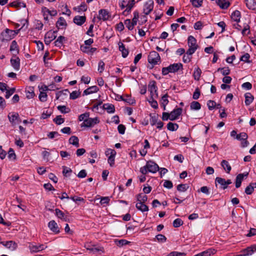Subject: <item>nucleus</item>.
<instances>
[{
	"label": "nucleus",
	"instance_id": "f257e3e1",
	"mask_svg": "<svg viewBox=\"0 0 256 256\" xmlns=\"http://www.w3.org/2000/svg\"><path fill=\"white\" fill-rule=\"evenodd\" d=\"M159 170V166L150 160L147 162L146 166L140 168V171L142 174H146L148 172L156 173Z\"/></svg>",
	"mask_w": 256,
	"mask_h": 256
},
{
	"label": "nucleus",
	"instance_id": "f03ea898",
	"mask_svg": "<svg viewBox=\"0 0 256 256\" xmlns=\"http://www.w3.org/2000/svg\"><path fill=\"white\" fill-rule=\"evenodd\" d=\"M188 44L189 48L186 51V54H192L198 48L196 39L192 36H189L188 39Z\"/></svg>",
	"mask_w": 256,
	"mask_h": 256
},
{
	"label": "nucleus",
	"instance_id": "7ed1b4c3",
	"mask_svg": "<svg viewBox=\"0 0 256 256\" xmlns=\"http://www.w3.org/2000/svg\"><path fill=\"white\" fill-rule=\"evenodd\" d=\"M182 68V64L180 63H176L170 65L168 67L163 68L162 74L165 76L170 72H176L178 70Z\"/></svg>",
	"mask_w": 256,
	"mask_h": 256
},
{
	"label": "nucleus",
	"instance_id": "20e7f679",
	"mask_svg": "<svg viewBox=\"0 0 256 256\" xmlns=\"http://www.w3.org/2000/svg\"><path fill=\"white\" fill-rule=\"evenodd\" d=\"M160 61V58L159 54L155 52L152 51L150 52L148 56V62L149 63L155 65L158 64Z\"/></svg>",
	"mask_w": 256,
	"mask_h": 256
},
{
	"label": "nucleus",
	"instance_id": "39448f33",
	"mask_svg": "<svg viewBox=\"0 0 256 256\" xmlns=\"http://www.w3.org/2000/svg\"><path fill=\"white\" fill-rule=\"evenodd\" d=\"M215 183L216 186L218 184H219L220 185V188L225 190L228 188V185L232 183V182L230 180H226L224 178L217 177L215 180Z\"/></svg>",
	"mask_w": 256,
	"mask_h": 256
},
{
	"label": "nucleus",
	"instance_id": "423d86ee",
	"mask_svg": "<svg viewBox=\"0 0 256 256\" xmlns=\"http://www.w3.org/2000/svg\"><path fill=\"white\" fill-rule=\"evenodd\" d=\"M56 30H50L44 36V42L46 44L48 45L53 40L56 39Z\"/></svg>",
	"mask_w": 256,
	"mask_h": 256
},
{
	"label": "nucleus",
	"instance_id": "0eeeda50",
	"mask_svg": "<svg viewBox=\"0 0 256 256\" xmlns=\"http://www.w3.org/2000/svg\"><path fill=\"white\" fill-rule=\"evenodd\" d=\"M46 246H44V245L42 244L36 245L33 243H30L28 246V248L32 253L39 252L46 249Z\"/></svg>",
	"mask_w": 256,
	"mask_h": 256
},
{
	"label": "nucleus",
	"instance_id": "6e6552de",
	"mask_svg": "<svg viewBox=\"0 0 256 256\" xmlns=\"http://www.w3.org/2000/svg\"><path fill=\"white\" fill-rule=\"evenodd\" d=\"M9 121L12 125H16L20 122L21 120L19 117V115L17 112H10L8 115Z\"/></svg>",
	"mask_w": 256,
	"mask_h": 256
},
{
	"label": "nucleus",
	"instance_id": "1a4fd4ad",
	"mask_svg": "<svg viewBox=\"0 0 256 256\" xmlns=\"http://www.w3.org/2000/svg\"><path fill=\"white\" fill-rule=\"evenodd\" d=\"M153 8L154 2L152 0H148L144 6V13L146 15L148 14L152 10Z\"/></svg>",
	"mask_w": 256,
	"mask_h": 256
},
{
	"label": "nucleus",
	"instance_id": "9d476101",
	"mask_svg": "<svg viewBox=\"0 0 256 256\" xmlns=\"http://www.w3.org/2000/svg\"><path fill=\"white\" fill-rule=\"evenodd\" d=\"M13 32L10 30L6 28L4 31L2 32L0 36V40L4 42L5 41H9L12 40V36L9 35L8 32Z\"/></svg>",
	"mask_w": 256,
	"mask_h": 256
},
{
	"label": "nucleus",
	"instance_id": "9b49d317",
	"mask_svg": "<svg viewBox=\"0 0 256 256\" xmlns=\"http://www.w3.org/2000/svg\"><path fill=\"white\" fill-rule=\"evenodd\" d=\"M110 14L108 12L104 9L100 10L98 11V18L100 20H106L109 18Z\"/></svg>",
	"mask_w": 256,
	"mask_h": 256
},
{
	"label": "nucleus",
	"instance_id": "f8f14e48",
	"mask_svg": "<svg viewBox=\"0 0 256 256\" xmlns=\"http://www.w3.org/2000/svg\"><path fill=\"white\" fill-rule=\"evenodd\" d=\"M148 90L150 92L152 96H154V94H156V96H158L157 93V87L156 86V82L155 81L150 82L148 84Z\"/></svg>",
	"mask_w": 256,
	"mask_h": 256
},
{
	"label": "nucleus",
	"instance_id": "ddd939ff",
	"mask_svg": "<svg viewBox=\"0 0 256 256\" xmlns=\"http://www.w3.org/2000/svg\"><path fill=\"white\" fill-rule=\"evenodd\" d=\"M248 172L240 174L237 175L236 179V187L238 188L240 186L242 182L244 177H247L248 176Z\"/></svg>",
	"mask_w": 256,
	"mask_h": 256
},
{
	"label": "nucleus",
	"instance_id": "4468645a",
	"mask_svg": "<svg viewBox=\"0 0 256 256\" xmlns=\"http://www.w3.org/2000/svg\"><path fill=\"white\" fill-rule=\"evenodd\" d=\"M182 109L181 108H178L174 110L170 113V120H174L178 118V116L181 114Z\"/></svg>",
	"mask_w": 256,
	"mask_h": 256
},
{
	"label": "nucleus",
	"instance_id": "2eb2a0df",
	"mask_svg": "<svg viewBox=\"0 0 256 256\" xmlns=\"http://www.w3.org/2000/svg\"><path fill=\"white\" fill-rule=\"evenodd\" d=\"M10 64L16 70H18L20 68V59L18 57L15 58L10 59Z\"/></svg>",
	"mask_w": 256,
	"mask_h": 256
},
{
	"label": "nucleus",
	"instance_id": "dca6fc26",
	"mask_svg": "<svg viewBox=\"0 0 256 256\" xmlns=\"http://www.w3.org/2000/svg\"><path fill=\"white\" fill-rule=\"evenodd\" d=\"M48 226L53 232L57 234L60 232V229L56 222L54 220H51L48 222Z\"/></svg>",
	"mask_w": 256,
	"mask_h": 256
},
{
	"label": "nucleus",
	"instance_id": "f3484780",
	"mask_svg": "<svg viewBox=\"0 0 256 256\" xmlns=\"http://www.w3.org/2000/svg\"><path fill=\"white\" fill-rule=\"evenodd\" d=\"M86 20L85 16H76L73 19L74 24L78 26H82Z\"/></svg>",
	"mask_w": 256,
	"mask_h": 256
},
{
	"label": "nucleus",
	"instance_id": "a211bd4d",
	"mask_svg": "<svg viewBox=\"0 0 256 256\" xmlns=\"http://www.w3.org/2000/svg\"><path fill=\"white\" fill-rule=\"evenodd\" d=\"M80 48L83 52L88 54H92L96 50V48H90L88 46H81Z\"/></svg>",
	"mask_w": 256,
	"mask_h": 256
},
{
	"label": "nucleus",
	"instance_id": "6ab92c4d",
	"mask_svg": "<svg viewBox=\"0 0 256 256\" xmlns=\"http://www.w3.org/2000/svg\"><path fill=\"white\" fill-rule=\"evenodd\" d=\"M216 3L222 9H226L230 5V3L226 0H216Z\"/></svg>",
	"mask_w": 256,
	"mask_h": 256
},
{
	"label": "nucleus",
	"instance_id": "aec40b11",
	"mask_svg": "<svg viewBox=\"0 0 256 256\" xmlns=\"http://www.w3.org/2000/svg\"><path fill=\"white\" fill-rule=\"evenodd\" d=\"M119 50L122 52L123 58H126L128 54V50L126 49L124 45L121 42L118 43Z\"/></svg>",
	"mask_w": 256,
	"mask_h": 256
},
{
	"label": "nucleus",
	"instance_id": "412c9836",
	"mask_svg": "<svg viewBox=\"0 0 256 256\" xmlns=\"http://www.w3.org/2000/svg\"><path fill=\"white\" fill-rule=\"evenodd\" d=\"M98 90V88L96 86H90L84 90V94L88 95L92 93L96 92Z\"/></svg>",
	"mask_w": 256,
	"mask_h": 256
},
{
	"label": "nucleus",
	"instance_id": "4be33fe9",
	"mask_svg": "<svg viewBox=\"0 0 256 256\" xmlns=\"http://www.w3.org/2000/svg\"><path fill=\"white\" fill-rule=\"evenodd\" d=\"M247 8L252 10H254L256 8V2L255 0H244Z\"/></svg>",
	"mask_w": 256,
	"mask_h": 256
},
{
	"label": "nucleus",
	"instance_id": "5701e85b",
	"mask_svg": "<svg viewBox=\"0 0 256 256\" xmlns=\"http://www.w3.org/2000/svg\"><path fill=\"white\" fill-rule=\"evenodd\" d=\"M103 108L109 114L114 113L115 112V108L114 105L110 104H104L103 105Z\"/></svg>",
	"mask_w": 256,
	"mask_h": 256
},
{
	"label": "nucleus",
	"instance_id": "b1692460",
	"mask_svg": "<svg viewBox=\"0 0 256 256\" xmlns=\"http://www.w3.org/2000/svg\"><path fill=\"white\" fill-rule=\"evenodd\" d=\"M136 206L138 210L142 212H147L148 210V208L144 203L138 202L136 204Z\"/></svg>",
	"mask_w": 256,
	"mask_h": 256
},
{
	"label": "nucleus",
	"instance_id": "393cba45",
	"mask_svg": "<svg viewBox=\"0 0 256 256\" xmlns=\"http://www.w3.org/2000/svg\"><path fill=\"white\" fill-rule=\"evenodd\" d=\"M245 96V104L246 106H249L253 101L254 97L250 92H247L244 94Z\"/></svg>",
	"mask_w": 256,
	"mask_h": 256
},
{
	"label": "nucleus",
	"instance_id": "a878e982",
	"mask_svg": "<svg viewBox=\"0 0 256 256\" xmlns=\"http://www.w3.org/2000/svg\"><path fill=\"white\" fill-rule=\"evenodd\" d=\"M4 246L6 248L10 250H14L17 247V244L16 242L12 240L7 241L6 242Z\"/></svg>",
	"mask_w": 256,
	"mask_h": 256
},
{
	"label": "nucleus",
	"instance_id": "bb28decb",
	"mask_svg": "<svg viewBox=\"0 0 256 256\" xmlns=\"http://www.w3.org/2000/svg\"><path fill=\"white\" fill-rule=\"evenodd\" d=\"M69 143L78 148L79 146V140L77 136H72L68 140Z\"/></svg>",
	"mask_w": 256,
	"mask_h": 256
},
{
	"label": "nucleus",
	"instance_id": "cd10ccee",
	"mask_svg": "<svg viewBox=\"0 0 256 256\" xmlns=\"http://www.w3.org/2000/svg\"><path fill=\"white\" fill-rule=\"evenodd\" d=\"M221 166L227 173H230L232 168L228 161L226 160H222L221 162Z\"/></svg>",
	"mask_w": 256,
	"mask_h": 256
},
{
	"label": "nucleus",
	"instance_id": "c85d7f7f",
	"mask_svg": "<svg viewBox=\"0 0 256 256\" xmlns=\"http://www.w3.org/2000/svg\"><path fill=\"white\" fill-rule=\"evenodd\" d=\"M168 96L166 94H164L162 98V99L160 100V103H161L162 106L163 107L164 110H166V106L168 103Z\"/></svg>",
	"mask_w": 256,
	"mask_h": 256
},
{
	"label": "nucleus",
	"instance_id": "c756f323",
	"mask_svg": "<svg viewBox=\"0 0 256 256\" xmlns=\"http://www.w3.org/2000/svg\"><path fill=\"white\" fill-rule=\"evenodd\" d=\"M9 6L12 7H16V8H20L23 7L25 8L26 6V4L25 3L22 2L20 1H14L9 4Z\"/></svg>",
	"mask_w": 256,
	"mask_h": 256
},
{
	"label": "nucleus",
	"instance_id": "7c9ffc66",
	"mask_svg": "<svg viewBox=\"0 0 256 256\" xmlns=\"http://www.w3.org/2000/svg\"><path fill=\"white\" fill-rule=\"evenodd\" d=\"M232 18L236 22H239L240 21V12L238 10H235L233 12V13L232 14L231 16Z\"/></svg>",
	"mask_w": 256,
	"mask_h": 256
},
{
	"label": "nucleus",
	"instance_id": "2f4dec72",
	"mask_svg": "<svg viewBox=\"0 0 256 256\" xmlns=\"http://www.w3.org/2000/svg\"><path fill=\"white\" fill-rule=\"evenodd\" d=\"M201 74L202 70L200 68L196 67V68H195L193 74V76L194 78V79L196 80H198L200 77Z\"/></svg>",
	"mask_w": 256,
	"mask_h": 256
},
{
	"label": "nucleus",
	"instance_id": "473e14b6",
	"mask_svg": "<svg viewBox=\"0 0 256 256\" xmlns=\"http://www.w3.org/2000/svg\"><path fill=\"white\" fill-rule=\"evenodd\" d=\"M190 108L192 110H198L200 109L201 105L196 101H193L190 103Z\"/></svg>",
	"mask_w": 256,
	"mask_h": 256
},
{
	"label": "nucleus",
	"instance_id": "72a5a7b5",
	"mask_svg": "<svg viewBox=\"0 0 256 256\" xmlns=\"http://www.w3.org/2000/svg\"><path fill=\"white\" fill-rule=\"evenodd\" d=\"M66 40L65 37L63 36H60L57 40L54 42V44L56 46L60 47L62 46L64 42Z\"/></svg>",
	"mask_w": 256,
	"mask_h": 256
},
{
	"label": "nucleus",
	"instance_id": "f704fd0d",
	"mask_svg": "<svg viewBox=\"0 0 256 256\" xmlns=\"http://www.w3.org/2000/svg\"><path fill=\"white\" fill-rule=\"evenodd\" d=\"M56 27L60 28V26H66V20L62 17H60L56 24Z\"/></svg>",
	"mask_w": 256,
	"mask_h": 256
},
{
	"label": "nucleus",
	"instance_id": "c9c22d12",
	"mask_svg": "<svg viewBox=\"0 0 256 256\" xmlns=\"http://www.w3.org/2000/svg\"><path fill=\"white\" fill-rule=\"evenodd\" d=\"M167 128L169 130L175 131L178 128V125L177 124L170 122L167 124Z\"/></svg>",
	"mask_w": 256,
	"mask_h": 256
},
{
	"label": "nucleus",
	"instance_id": "e433bc0d",
	"mask_svg": "<svg viewBox=\"0 0 256 256\" xmlns=\"http://www.w3.org/2000/svg\"><path fill=\"white\" fill-rule=\"evenodd\" d=\"M147 200L148 197L144 194H140L137 196V200L138 201V202L144 203Z\"/></svg>",
	"mask_w": 256,
	"mask_h": 256
},
{
	"label": "nucleus",
	"instance_id": "4c0bfd02",
	"mask_svg": "<svg viewBox=\"0 0 256 256\" xmlns=\"http://www.w3.org/2000/svg\"><path fill=\"white\" fill-rule=\"evenodd\" d=\"M189 188L187 184H180L177 186V190L180 192H186Z\"/></svg>",
	"mask_w": 256,
	"mask_h": 256
},
{
	"label": "nucleus",
	"instance_id": "58836bf2",
	"mask_svg": "<svg viewBox=\"0 0 256 256\" xmlns=\"http://www.w3.org/2000/svg\"><path fill=\"white\" fill-rule=\"evenodd\" d=\"M10 50L12 52H16L17 53L18 52V44L16 40H13L12 42Z\"/></svg>",
	"mask_w": 256,
	"mask_h": 256
},
{
	"label": "nucleus",
	"instance_id": "ea45409f",
	"mask_svg": "<svg viewBox=\"0 0 256 256\" xmlns=\"http://www.w3.org/2000/svg\"><path fill=\"white\" fill-rule=\"evenodd\" d=\"M34 96V93L32 88H29L26 90V97L28 98H32Z\"/></svg>",
	"mask_w": 256,
	"mask_h": 256
},
{
	"label": "nucleus",
	"instance_id": "a19ab883",
	"mask_svg": "<svg viewBox=\"0 0 256 256\" xmlns=\"http://www.w3.org/2000/svg\"><path fill=\"white\" fill-rule=\"evenodd\" d=\"M124 24L126 27L128 28V30H132L134 29V24L131 22V20L130 19H126L125 20Z\"/></svg>",
	"mask_w": 256,
	"mask_h": 256
},
{
	"label": "nucleus",
	"instance_id": "79ce46f5",
	"mask_svg": "<svg viewBox=\"0 0 256 256\" xmlns=\"http://www.w3.org/2000/svg\"><path fill=\"white\" fill-rule=\"evenodd\" d=\"M218 71H220L224 76H228L230 74V70L228 67L218 68Z\"/></svg>",
	"mask_w": 256,
	"mask_h": 256
},
{
	"label": "nucleus",
	"instance_id": "37998d69",
	"mask_svg": "<svg viewBox=\"0 0 256 256\" xmlns=\"http://www.w3.org/2000/svg\"><path fill=\"white\" fill-rule=\"evenodd\" d=\"M58 109L63 114H67L70 112V108L65 106H58Z\"/></svg>",
	"mask_w": 256,
	"mask_h": 256
},
{
	"label": "nucleus",
	"instance_id": "c03bdc74",
	"mask_svg": "<svg viewBox=\"0 0 256 256\" xmlns=\"http://www.w3.org/2000/svg\"><path fill=\"white\" fill-rule=\"evenodd\" d=\"M139 18V13L137 10L134 12V18L132 19L131 22L136 26L137 24L138 19Z\"/></svg>",
	"mask_w": 256,
	"mask_h": 256
},
{
	"label": "nucleus",
	"instance_id": "a18cd8bd",
	"mask_svg": "<svg viewBox=\"0 0 256 256\" xmlns=\"http://www.w3.org/2000/svg\"><path fill=\"white\" fill-rule=\"evenodd\" d=\"M246 251V255H251L254 252L256 251V244L248 248Z\"/></svg>",
	"mask_w": 256,
	"mask_h": 256
},
{
	"label": "nucleus",
	"instance_id": "49530a36",
	"mask_svg": "<svg viewBox=\"0 0 256 256\" xmlns=\"http://www.w3.org/2000/svg\"><path fill=\"white\" fill-rule=\"evenodd\" d=\"M250 33V26L247 24H244L242 34L243 36L248 34Z\"/></svg>",
	"mask_w": 256,
	"mask_h": 256
},
{
	"label": "nucleus",
	"instance_id": "de8ad7c7",
	"mask_svg": "<svg viewBox=\"0 0 256 256\" xmlns=\"http://www.w3.org/2000/svg\"><path fill=\"white\" fill-rule=\"evenodd\" d=\"M115 242H116V244L120 247H121L123 246L128 244L129 243H130V242L126 240H116Z\"/></svg>",
	"mask_w": 256,
	"mask_h": 256
},
{
	"label": "nucleus",
	"instance_id": "09e8293b",
	"mask_svg": "<svg viewBox=\"0 0 256 256\" xmlns=\"http://www.w3.org/2000/svg\"><path fill=\"white\" fill-rule=\"evenodd\" d=\"M48 95L46 92L40 91L38 98L42 102H44L47 100Z\"/></svg>",
	"mask_w": 256,
	"mask_h": 256
},
{
	"label": "nucleus",
	"instance_id": "8fccbe9b",
	"mask_svg": "<svg viewBox=\"0 0 256 256\" xmlns=\"http://www.w3.org/2000/svg\"><path fill=\"white\" fill-rule=\"evenodd\" d=\"M92 121L90 118H88L86 120H85L84 122H82L81 126H86V127H90L92 126Z\"/></svg>",
	"mask_w": 256,
	"mask_h": 256
},
{
	"label": "nucleus",
	"instance_id": "3c124183",
	"mask_svg": "<svg viewBox=\"0 0 256 256\" xmlns=\"http://www.w3.org/2000/svg\"><path fill=\"white\" fill-rule=\"evenodd\" d=\"M80 92L79 91H73L70 94V98L72 100H75L79 97L80 96Z\"/></svg>",
	"mask_w": 256,
	"mask_h": 256
},
{
	"label": "nucleus",
	"instance_id": "603ef678",
	"mask_svg": "<svg viewBox=\"0 0 256 256\" xmlns=\"http://www.w3.org/2000/svg\"><path fill=\"white\" fill-rule=\"evenodd\" d=\"M8 158L12 160H14L16 158V155L12 148H10L8 152Z\"/></svg>",
	"mask_w": 256,
	"mask_h": 256
},
{
	"label": "nucleus",
	"instance_id": "864d4df0",
	"mask_svg": "<svg viewBox=\"0 0 256 256\" xmlns=\"http://www.w3.org/2000/svg\"><path fill=\"white\" fill-rule=\"evenodd\" d=\"M148 102L150 104L152 107L156 109L158 108V102L156 100H155L154 99L153 96H151L150 98V100H148Z\"/></svg>",
	"mask_w": 256,
	"mask_h": 256
},
{
	"label": "nucleus",
	"instance_id": "5fc2aeb1",
	"mask_svg": "<svg viewBox=\"0 0 256 256\" xmlns=\"http://www.w3.org/2000/svg\"><path fill=\"white\" fill-rule=\"evenodd\" d=\"M183 224V222L180 218H176L173 222V226L174 228H178Z\"/></svg>",
	"mask_w": 256,
	"mask_h": 256
},
{
	"label": "nucleus",
	"instance_id": "6e6d98bb",
	"mask_svg": "<svg viewBox=\"0 0 256 256\" xmlns=\"http://www.w3.org/2000/svg\"><path fill=\"white\" fill-rule=\"evenodd\" d=\"M158 241L160 242H164L166 240V238L163 234H158L156 236Z\"/></svg>",
	"mask_w": 256,
	"mask_h": 256
},
{
	"label": "nucleus",
	"instance_id": "4d7b16f0",
	"mask_svg": "<svg viewBox=\"0 0 256 256\" xmlns=\"http://www.w3.org/2000/svg\"><path fill=\"white\" fill-rule=\"evenodd\" d=\"M236 138L238 140H244L247 139L248 135L245 132H241L240 134L236 135Z\"/></svg>",
	"mask_w": 256,
	"mask_h": 256
},
{
	"label": "nucleus",
	"instance_id": "13d9d810",
	"mask_svg": "<svg viewBox=\"0 0 256 256\" xmlns=\"http://www.w3.org/2000/svg\"><path fill=\"white\" fill-rule=\"evenodd\" d=\"M203 0H190L192 4L196 8L200 6L202 4Z\"/></svg>",
	"mask_w": 256,
	"mask_h": 256
},
{
	"label": "nucleus",
	"instance_id": "bf43d9fd",
	"mask_svg": "<svg viewBox=\"0 0 256 256\" xmlns=\"http://www.w3.org/2000/svg\"><path fill=\"white\" fill-rule=\"evenodd\" d=\"M54 121L56 122V124L60 125L64 123V120L60 116H58L54 120Z\"/></svg>",
	"mask_w": 256,
	"mask_h": 256
},
{
	"label": "nucleus",
	"instance_id": "052dcab7",
	"mask_svg": "<svg viewBox=\"0 0 256 256\" xmlns=\"http://www.w3.org/2000/svg\"><path fill=\"white\" fill-rule=\"evenodd\" d=\"M116 152L114 150L108 148L106 151V155L108 156V157L109 156H116Z\"/></svg>",
	"mask_w": 256,
	"mask_h": 256
},
{
	"label": "nucleus",
	"instance_id": "680f3d73",
	"mask_svg": "<svg viewBox=\"0 0 256 256\" xmlns=\"http://www.w3.org/2000/svg\"><path fill=\"white\" fill-rule=\"evenodd\" d=\"M250 58V56L249 54L246 53L243 56H242L240 58V61H242L246 62H250L249 58Z\"/></svg>",
	"mask_w": 256,
	"mask_h": 256
},
{
	"label": "nucleus",
	"instance_id": "e2e57ef3",
	"mask_svg": "<svg viewBox=\"0 0 256 256\" xmlns=\"http://www.w3.org/2000/svg\"><path fill=\"white\" fill-rule=\"evenodd\" d=\"M207 106L210 110H212L216 107V104L214 101L209 100L207 102Z\"/></svg>",
	"mask_w": 256,
	"mask_h": 256
},
{
	"label": "nucleus",
	"instance_id": "0e129e2a",
	"mask_svg": "<svg viewBox=\"0 0 256 256\" xmlns=\"http://www.w3.org/2000/svg\"><path fill=\"white\" fill-rule=\"evenodd\" d=\"M214 250H208L206 251H204L202 252H200L202 256H210L212 254H214Z\"/></svg>",
	"mask_w": 256,
	"mask_h": 256
},
{
	"label": "nucleus",
	"instance_id": "69168bd1",
	"mask_svg": "<svg viewBox=\"0 0 256 256\" xmlns=\"http://www.w3.org/2000/svg\"><path fill=\"white\" fill-rule=\"evenodd\" d=\"M89 113L88 112H85L83 114H80L79 116L78 119L80 121H84V122L85 120H86L89 118Z\"/></svg>",
	"mask_w": 256,
	"mask_h": 256
},
{
	"label": "nucleus",
	"instance_id": "338daca9",
	"mask_svg": "<svg viewBox=\"0 0 256 256\" xmlns=\"http://www.w3.org/2000/svg\"><path fill=\"white\" fill-rule=\"evenodd\" d=\"M254 186H252V184L248 185L245 189V192L247 194H251L254 192Z\"/></svg>",
	"mask_w": 256,
	"mask_h": 256
},
{
	"label": "nucleus",
	"instance_id": "774afa93",
	"mask_svg": "<svg viewBox=\"0 0 256 256\" xmlns=\"http://www.w3.org/2000/svg\"><path fill=\"white\" fill-rule=\"evenodd\" d=\"M186 254L184 252H170L166 256H184Z\"/></svg>",
	"mask_w": 256,
	"mask_h": 256
}]
</instances>
